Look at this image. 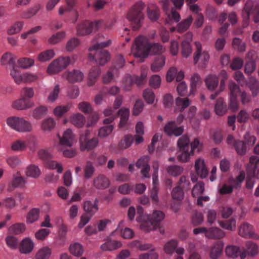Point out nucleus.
<instances>
[{"label": "nucleus", "mask_w": 259, "mask_h": 259, "mask_svg": "<svg viewBox=\"0 0 259 259\" xmlns=\"http://www.w3.org/2000/svg\"><path fill=\"white\" fill-rule=\"evenodd\" d=\"M165 48L159 43L151 44L148 39L143 35L137 37L135 43L131 47V52L136 58H139L140 61L147 57L150 53L160 54L163 53Z\"/></svg>", "instance_id": "obj_1"}, {"label": "nucleus", "mask_w": 259, "mask_h": 259, "mask_svg": "<svg viewBox=\"0 0 259 259\" xmlns=\"http://www.w3.org/2000/svg\"><path fill=\"white\" fill-rule=\"evenodd\" d=\"M200 142L195 138L191 143L187 135L185 134L179 138V161L186 162L190 160L196 149L199 151Z\"/></svg>", "instance_id": "obj_2"}, {"label": "nucleus", "mask_w": 259, "mask_h": 259, "mask_svg": "<svg viewBox=\"0 0 259 259\" xmlns=\"http://www.w3.org/2000/svg\"><path fill=\"white\" fill-rule=\"evenodd\" d=\"M111 42L110 39L105 41H97L96 44L89 49L90 59L100 65L106 63L110 59V54L107 51L102 49L108 47Z\"/></svg>", "instance_id": "obj_3"}, {"label": "nucleus", "mask_w": 259, "mask_h": 259, "mask_svg": "<svg viewBox=\"0 0 259 259\" xmlns=\"http://www.w3.org/2000/svg\"><path fill=\"white\" fill-rule=\"evenodd\" d=\"M145 5L141 1L135 3L129 10L127 19L131 22L134 30H138L141 26V23L144 19L143 11Z\"/></svg>", "instance_id": "obj_4"}, {"label": "nucleus", "mask_w": 259, "mask_h": 259, "mask_svg": "<svg viewBox=\"0 0 259 259\" xmlns=\"http://www.w3.org/2000/svg\"><path fill=\"white\" fill-rule=\"evenodd\" d=\"M247 179L246 183V187L248 189H252L254 186L255 181L253 178L259 179V157L256 156H252L249 159V163L247 165L246 169Z\"/></svg>", "instance_id": "obj_5"}, {"label": "nucleus", "mask_w": 259, "mask_h": 259, "mask_svg": "<svg viewBox=\"0 0 259 259\" xmlns=\"http://www.w3.org/2000/svg\"><path fill=\"white\" fill-rule=\"evenodd\" d=\"M254 13L253 19L255 23L259 22V3L254 4L252 1H247L245 4L242 12L243 26L246 27L249 23L250 15Z\"/></svg>", "instance_id": "obj_6"}, {"label": "nucleus", "mask_w": 259, "mask_h": 259, "mask_svg": "<svg viewBox=\"0 0 259 259\" xmlns=\"http://www.w3.org/2000/svg\"><path fill=\"white\" fill-rule=\"evenodd\" d=\"M174 8L169 9L170 2L168 0H163L160 2L161 5L165 12L167 18L166 19L167 23H170L171 21H174L176 22H178V13L177 9H178V0H171Z\"/></svg>", "instance_id": "obj_7"}, {"label": "nucleus", "mask_w": 259, "mask_h": 259, "mask_svg": "<svg viewBox=\"0 0 259 259\" xmlns=\"http://www.w3.org/2000/svg\"><path fill=\"white\" fill-rule=\"evenodd\" d=\"M103 23L102 20L96 21L94 22L89 21H83L77 27V34L79 36L90 34L94 29L97 30Z\"/></svg>", "instance_id": "obj_8"}, {"label": "nucleus", "mask_w": 259, "mask_h": 259, "mask_svg": "<svg viewBox=\"0 0 259 259\" xmlns=\"http://www.w3.org/2000/svg\"><path fill=\"white\" fill-rule=\"evenodd\" d=\"M70 58L69 57H61L54 60L48 67L49 73L55 74L58 73L65 69L70 63Z\"/></svg>", "instance_id": "obj_9"}, {"label": "nucleus", "mask_w": 259, "mask_h": 259, "mask_svg": "<svg viewBox=\"0 0 259 259\" xmlns=\"http://www.w3.org/2000/svg\"><path fill=\"white\" fill-rule=\"evenodd\" d=\"M229 89L230 92L229 108L233 111H235L238 107L237 97L238 94L240 92V89L235 82L230 81L229 84Z\"/></svg>", "instance_id": "obj_10"}, {"label": "nucleus", "mask_w": 259, "mask_h": 259, "mask_svg": "<svg viewBox=\"0 0 259 259\" xmlns=\"http://www.w3.org/2000/svg\"><path fill=\"white\" fill-rule=\"evenodd\" d=\"M195 168L197 174H193L191 176V180L193 182L197 181L198 176H199L202 179L205 178L207 177L208 170L205 165L204 161L203 159L199 158L196 160Z\"/></svg>", "instance_id": "obj_11"}, {"label": "nucleus", "mask_w": 259, "mask_h": 259, "mask_svg": "<svg viewBox=\"0 0 259 259\" xmlns=\"http://www.w3.org/2000/svg\"><path fill=\"white\" fill-rule=\"evenodd\" d=\"M89 131L85 135H81L80 137V149L81 151H89L94 148L98 143L97 138L89 139L88 138Z\"/></svg>", "instance_id": "obj_12"}, {"label": "nucleus", "mask_w": 259, "mask_h": 259, "mask_svg": "<svg viewBox=\"0 0 259 259\" xmlns=\"http://www.w3.org/2000/svg\"><path fill=\"white\" fill-rule=\"evenodd\" d=\"M164 214L163 212L160 210L154 211L150 219L149 222H145L143 226H148L149 224H151V226L148 227L146 229L147 230H150L152 229H155L157 227L159 226V223L164 219Z\"/></svg>", "instance_id": "obj_13"}, {"label": "nucleus", "mask_w": 259, "mask_h": 259, "mask_svg": "<svg viewBox=\"0 0 259 259\" xmlns=\"http://www.w3.org/2000/svg\"><path fill=\"white\" fill-rule=\"evenodd\" d=\"M195 46L196 50L194 54V64H196L199 60L200 59L201 61L203 62L204 64L205 65V62H208L209 59V55L208 52L206 51L202 52V46L199 41H196L195 42Z\"/></svg>", "instance_id": "obj_14"}, {"label": "nucleus", "mask_w": 259, "mask_h": 259, "mask_svg": "<svg viewBox=\"0 0 259 259\" xmlns=\"http://www.w3.org/2000/svg\"><path fill=\"white\" fill-rule=\"evenodd\" d=\"M26 183V179L22 177L20 172H18L15 175H14L12 181L9 185L8 190L11 191L15 188H24Z\"/></svg>", "instance_id": "obj_15"}, {"label": "nucleus", "mask_w": 259, "mask_h": 259, "mask_svg": "<svg viewBox=\"0 0 259 259\" xmlns=\"http://www.w3.org/2000/svg\"><path fill=\"white\" fill-rule=\"evenodd\" d=\"M34 105V103L29 99L23 98L13 102L12 107L17 110H25L29 109Z\"/></svg>", "instance_id": "obj_16"}, {"label": "nucleus", "mask_w": 259, "mask_h": 259, "mask_svg": "<svg viewBox=\"0 0 259 259\" xmlns=\"http://www.w3.org/2000/svg\"><path fill=\"white\" fill-rule=\"evenodd\" d=\"M64 76L70 82L74 83L81 81L84 77V75L78 70H73L72 71H66L64 73Z\"/></svg>", "instance_id": "obj_17"}, {"label": "nucleus", "mask_w": 259, "mask_h": 259, "mask_svg": "<svg viewBox=\"0 0 259 259\" xmlns=\"http://www.w3.org/2000/svg\"><path fill=\"white\" fill-rule=\"evenodd\" d=\"M98 199L96 198L94 202L90 200L85 201L83 204V209L85 213L93 216L98 210Z\"/></svg>", "instance_id": "obj_18"}, {"label": "nucleus", "mask_w": 259, "mask_h": 259, "mask_svg": "<svg viewBox=\"0 0 259 259\" xmlns=\"http://www.w3.org/2000/svg\"><path fill=\"white\" fill-rule=\"evenodd\" d=\"M246 249L242 251L240 254V258L244 259L247 255L253 256L257 253V246L254 243L247 241L246 243Z\"/></svg>", "instance_id": "obj_19"}, {"label": "nucleus", "mask_w": 259, "mask_h": 259, "mask_svg": "<svg viewBox=\"0 0 259 259\" xmlns=\"http://www.w3.org/2000/svg\"><path fill=\"white\" fill-rule=\"evenodd\" d=\"M239 235L246 238L253 237V227L248 223H243L239 228Z\"/></svg>", "instance_id": "obj_20"}, {"label": "nucleus", "mask_w": 259, "mask_h": 259, "mask_svg": "<svg viewBox=\"0 0 259 259\" xmlns=\"http://www.w3.org/2000/svg\"><path fill=\"white\" fill-rule=\"evenodd\" d=\"M109 180L103 175H99L94 179V185L98 189H104L110 185Z\"/></svg>", "instance_id": "obj_21"}, {"label": "nucleus", "mask_w": 259, "mask_h": 259, "mask_svg": "<svg viewBox=\"0 0 259 259\" xmlns=\"http://www.w3.org/2000/svg\"><path fill=\"white\" fill-rule=\"evenodd\" d=\"M58 137L61 145L68 147H71L73 141V135L71 130L68 129L64 132L62 137L59 135Z\"/></svg>", "instance_id": "obj_22"}, {"label": "nucleus", "mask_w": 259, "mask_h": 259, "mask_svg": "<svg viewBox=\"0 0 259 259\" xmlns=\"http://www.w3.org/2000/svg\"><path fill=\"white\" fill-rule=\"evenodd\" d=\"M101 72V69L98 66H94L90 69L88 78V84L89 86L95 84Z\"/></svg>", "instance_id": "obj_23"}, {"label": "nucleus", "mask_w": 259, "mask_h": 259, "mask_svg": "<svg viewBox=\"0 0 259 259\" xmlns=\"http://www.w3.org/2000/svg\"><path fill=\"white\" fill-rule=\"evenodd\" d=\"M225 233L218 227H211L208 229L206 233V237L209 239H219L224 237Z\"/></svg>", "instance_id": "obj_24"}, {"label": "nucleus", "mask_w": 259, "mask_h": 259, "mask_svg": "<svg viewBox=\"0 0 259 259\" xmlns=\"http://www.w3.org/2000/svg\"><path fill=\"white\" fill-rule=\"evenodd\" d=\"M224 247V243L221 241H217L211 247L210 257L211 259H217L221 255Z\"/></svg>", "instance_id": "obj_25"}, {"label": "nucleus", "mask_w": 259, "mask_h": 259, "mask_svg": "<svg viewBox=\"0 0 259 259\" xmlns=\"http://www.w3.org/2000/svg\"><path fill=\"white\" fill-rule=\"evenodd\" d=\"M122 243L121 242L115 240L108 239L105 243L102 244L101 248L102 250H113L121 247Z\"/></svg>", "instance_id": "obj_26"}, {"label": "nucleus", "mask_w": 259, "mask_h": 259, "mask_svg": "<svg viewBox=\"0 0 259 259\" xmlns=\"http://www.w3.org/2000/svg\"><path fill=\"white\" fill-rule=\"evenodd\" d=\"M33 242L29 238L24 239L19 247L20 251L22 253H29L32 251L33 248Z\"/></svg>", "instance_id": "obj_27"}, {"label": "nucleus", "mask_w": 259, "mask_h": 259, "mask_svg": "<svg viewBox=\"0 0 259 259\" xmlns=\"http://www.w3.org/2000/svg\"><path fill=\"white\" fill-rule=\"evenodd\" d=\"M165 58L163 56L156 57L151 65V69L153 72H158L164 66Z\"/></svg>", "instance_id": "obj_28"}, {"label": "nucleus", "mask_w": 259, "mask_h": 259, "mask_svg": "<svg viewBox=\"0 0 259 259\" xmlns=\"http://www.w3.org/2000/svg\"><path fill=\"white\" fill-rule=\"evenodd\" d=\"M16 57L10 53H6L4 54L1 58V64L2 65L8 64L12 68L16 67L15 61Z\"/></svg>", "instance_id": "obj_29"}, {"label": "nucleus", "mask_w": 259, "mask_h": 259, "mask_svg": "<svg viewBox=\"0 0 259 259\" xmlns=\"http://www.w3.org/2000/svg\"><path fill=\"white\" fill-rule=\"evenodd\" d=\"M164 131L168 136H178V126L175 121L168 122L165 125Z\"/></svg>", "instance_id": "obj_30"}, {"label": "nucleus", "mask_w": 259, "mask_h": 259, "mask_svg": "<svg viewBox=\"0 0 259 259\" xmlns=\"http://www.w3.org/2000/svg\"><path fill=\"white\" fill-rule=\"evenodd\" d=\"M32 129L31 124L23 118L20 117L18 124L17 125V131L19 132H28Z\"/></svg>", "instance_id": "obj_31"}, {"label": "nucleus", "mask_w": 259, "mask_h": 259, "mask_svg": "<svg viewBox=\"0 0 259 259\" xmlns=\"http://www.w3.org/2000/svg\"><path fill=\"white\" fill-rule=\"evenodd\" d=\"M118 116H120V121L119 124L120 127H124L128 119L130 110L127 108H121L117 112Z\"/></svg>", "instance_id": "obj_32"}, {"label": "nucleus", "mask_w": 259, "mask_h": 259, "mask_svg": "<svg viewBox=\"0 0 259 259\" xmlns=\"http://www.w3.org/2000/svg\"><path fill=\"white\" fill-rule=\"evenodd\" d=\"M247 85L252 92L253 96L257 95L259 90V82L254 77H250L249 78L247 82Z\"/></svg>", "instance_id": "obj_33"}, {"label": "nucleus", "mask_w": 259, "mask_h": 259, "mask_svg": "<svg viewBox=\"0 0 259 259\" xmlns=\"http://www.w3.org/2000/svg\"><path fill=\"white\" fill-rule=\"evenodd\" d=\"M190 182L185 176L181 177L179 179V201L183 198L184 191L189 189Z\"/></svg>", "instance_id": "obj_34"}, {"label": "nucleus", "mask_w": 259, "mask_h": 259, "mask_svg": "<svg viewBox=\"0 0 259 259\" xmlns=\"http://www.w3.org/2000/svg\"><path fill=\"white\" fill-rule=\"evenodd\" d=\"M205 82L208 89L213 91L218 85L219 79L215 75H209L205 79Z\"/></svg>", "instance_id": "obj_35"}, {"label": "nucleus", "mask_w": 259, "mask_h": 259, "mask_svg": "<svg viewBox=\"0 0 259 259\" xmlns=\"http://www.w3.org/2000/svg\"><path fill=\"white\" fill-rule=\"evenodd\" d=\"M214 111L219 116H222L226 112L227 106L224 104L223 98H220L217 100L214 107Z\"/></svg>", "instance_id": "obj_36"}, {"label": "nucleus", "mask_w": 259, "mask_h": 259, "mask_svg": "<svg viewBox=\"0 0 259 259\" xmlns=\"http://www.w3.org/2000/svg\"><path fill=\"white\" fill-rule=\"evenodd\" d=\"M56 122L55 120L51 117L47 118L42 121L41 124V128L45 132H50L55 127Z\"/></svg>", "instance_id": "obj_37"}, {"label": "nucleus", "mask_w": 259, "mask_h": 259, "mask_svg": "<svg viewBox=\"0 0 259 259\" xmlns=\"http://www.w3.org/2000/svg\"><path fill=\"white\" fill-rule=\"evenodd\" d=\"M225 251L226 255L232 258H235L238 255L240 256V254L242 252L238 246L233 245L227 246Z\"/></svg>", "instance_id": "obj_38"}, {"label": "nucleus", "mask_w": 259, "mask_h": 259, "mask_svg": "<svg viewBox=\"0 0 259 259\" xmlns=\"http://www.w3.org/2000/svg\"><path fill=\"white\" fill-rule=\"evenodd\" d=\"M25 174L27 177L37 178L40 175V170L37 166L31 164L27 167Z\"/></svg>", "instance_id": "obj_39"}, {"label": "nucleus", "mask_w": 259, "mask_h": 259, "mask_svg": "<svg viewBox=\"0 0 259 259\" xmlns=\"http://www.w3.org/2000/svg\"><path fill=\"white\" fill-rule=\"evenodd\" d=\"M55 55L53 50H47L40 53L37 57L38 60L42 62L48 61Z\"/></svg>", "instance_id": "obj_40"}, {"label": "nucleus", "mask_w": 259, "mask_h": 259, "mask_svg": "<svg viewBox=\"0 0 259 259\" xmlns=\"http://www.w3.org/2000/svg\"><path fill=\"white\" fill-rule=\"evenodd\" d=\"M219 75L222 78L220 82V90L211 95L210 98L211 100L215 99L217 96H218L219 93L222 91L225 88V81L228 78L227 73L225 70H223L220 72Z\"/></svg>", "instance_id": "obj_41"}, {"label": "nucleus", "mask_w": 259, "mask_h": 259, "mask_svg": "<svg viewBox=\"0 0 259 259\" xmlns=\"http://www.w3.org/2000/svg\"><path fill=\"white\" fill-rule=\"evenodd\" d=\"M236 220L234 218H231L228 220L219 221V224L221 227L230 231H232L236 228Z\"/></svg>", "instance_id": "obj_42"}, {"label": "nucleus", "mask_w": 259, "mask_h": 259, "mask_svg": "<svg viewBox=\"0 0 259 259\" xmlns=\"http://www.w3.org/2000/svg\"><path fill=\"white\" fill-rule=\"evenodd\" d=\"M177 241L175 240H171L165 244L164 250L167 254H172L174 251H176L178 254V249L177 248Z\"/></svg>", "instance_id": "obj_43"}, {"label": "nucleus", "mask_w": 259, "mask_h": 259, "mask_svg": "<svg viewBox=\"0 0 259 259\" xmlns=\"http://www.w3.org/2000/svg\"><path fill=\"white\" fill-rule=\"evenodd\" d=\"M41 6L37 4L23 12L22 17L24 19H29L34 16L40 9Z\"/></svg>", "instance_id": "obj_44"}, {"label": "nucleus", "mask_w": 259, "mask_h": 259, "mask_svg": "<svg viewBox=\"0 0 259 259\" xmlns=\"http://www.w3.org/2000/svg\"><path fill=\"white\" fill-rule=\"evenodd\" d=\"M47 108L45 106L36 107L32 112V116L36 119H39L47 113Z\"/></svg>", "instance_id": "obj_45"}, {"label": "nucleus", "mask_w": 259, "mask_h": 259, "mask_svg": "<svg viewBox=\"0 0 259 259\" xmlns=\"http://www.w3.org/2000/svg\"><path fill=\"white\" fill-rule=\"evenodd\" d=\"M85 121V117L80 113L74 115L71 118L72 123L77 127H82Z\"/></svg>", "instance_id": "obj_46"}, {"label": "nucleus", "mask_w": 259, "mask_h": 259, "mask_svg": "<svg viewBox=\"0 0 259 259\" xmlns=\"http://www.w3.org/2000/svg\"><path fill=\"white\" fill-rule=\"evenodd\" d=\"M184 77V73L179 71V96H184L187 95V85L184 81H181Z\"/></svg>", "instance_id": "obj_47"}, {"label": "nucleus", "mask_w": 259, "mask_h": 259, "mask_svg": "<svg viewBox=\"0 0 259 259\" xmlns=\"http://www.w3.org/2000/svg\"><path fill=\"white\" fill-rule=\"evenodd\" d=\"M134 141V137L131 135H127L125 136L122 140L119 143V147L120 149H123L128 148L131 146Z\"/></svg>", "instance_id": "obj_48"}, {"label": "nucleus", "mask_w": 259, "mask_h": 259, "mask_svg": "<svg viewBox=\"0 0 259 259\" xmlns=\"http://www.w3.org/2000/svg\"><path fill=\"white\" fill-rule=\"evenodd\" d=\"M232 46L234 49L239 52H244L246 50V44L238 37H235L233 39Z\"/></svg>", "instance_id": "obj_49"}, {"label": "nucleus", "mask_w": 259, "mask_h": 259, "mask_svg": "<svg viewBox=\"0 0 259 259\" xmlns=\"http://www.w3.org/2000/svg\"><path fill=\"white\" fill-rule=\"evenodd\" d=\"M173 202L171 204V209L176 212L178 211V186H175L171 192Z\"/></svg>", "instance_id": "obj_50"}, {"label": "nucleus", "mask_w": 259, "mask_h": 259, "mask_svg": "<svg viewBox=\"0 0 259 259\" xmlns=\"http://www.w3.org/2000/svg\"><path fill=\"white\" fill-rule=\"evenodd\" d=\"M39 210L34 208L29 211L27 215V222L31 224L37 221L39 217Z\"/></svg>", "instance_id": "obj_51"}, {"label": "nucleus", "mask_w": 259, "mask_h": 259, "mask_svg": "<svg viewBox=\"0 0 259 259\" xmlns=\"http://www.w3.org/2000/svg\"><path fill=\"white\" fill-rule=\"evenodd\" d=\"M204 191V184L203 182H199L192 189V195L193 197H196L202 194Z\"/></svg>", "instance_id": "obj_52"}, {"label": "nucleus", "mask_w": 259, "mask_h": 259, "mask_svg": "<svg viewBox=\"0 0 259 259\" xmlns=\"http://www.w3.org/2000/svg\"><path fill=\"white\" fill-rule=\"evenodd\" d=\"M233 147L239 155H243L246 153V147L243 141L237 140L234 142Z\"/></svg>", "instance_id": "obj_53"}, {"label": "nucleus", "mask_w": 259, "mask_h": 259, "mask_svg": "<svg viewBox=\"0 0 259 259\" xmlns=\"http://www.w3.org/2000/svg\"><path fill=\"white\" fill-rule=\"evenodd\" d=\"M202 82L201 79L199 75L195 73L191 78V93L192 94L195 91L197 85L200 84Z\"/></svg>", "instance_id": "obj_54"}, {"label": "nucleus", "mask_w": 259, "mask_h": 259, "mask_svg": "<svg viewBox=\"0 0 259 259\" xmlns=\"http://www.w3.org/2000/svg\"><path fill=\"white\" fill-rule=\"evenodd\" d=\"M70 104L57 106L54 110V114L58 117H61L70 109Z\"/></svg>", "instance_id": "obj_55"}, {"label": "nucleus", "mask_w": 259, "mask_h": 259, "mask_svg": "<svg viewBox=\"0 0 259 259\" xmlns=\"http://www.w3.org/2000/svg\"><path fill=\"white\" fill-rule=\"evenodd\" d=\"M25 229V225L22 223H16L12 225L9 228V231L11 233L19 234L24 231Z\"/></svg>", "instance_id": "obj_56"}, {"label": "nucleus", "mask_w": 259, "mask_h": 259, "mask_svg": "<svg viewBox=\"0 0 259 259\" xmlns=\"http://www.w3.org/2000/svg\"><path fill=\"white\" fill-rule=\"evenodd\" d=\"M114 129L112 125H106L101 127L99 130L98 135L101 138H104L109 135Z\"/></svg>", "instance_id": "obj_57"}, {"label": "nucleus", "mask_w": 259, "mask_h": 259, "mask_svg": "<svg viewBox=\"0 0 259 259\" xmlns=\"http://www.w3.org/2000/svg\"><path fill=\"white\" fill-rule=\"evenodd\" d=\"M69 249L72 254L77 256H81L83 252L82 246L78 243L71 245Z\"/></svg>", "instance_id": "obj_58"}, {"label": "nucleus", "mask_w": 259, "mask_h": 259, "mask_svg": "<svg viewBox=\"0 0 259 259\" xmlns=\"http://www.w3.org/2000/svg\"><path fill=\"white\" fill-rule=\"evenodd\" d=\"M182 55L185 58L188 57L192 53V48L188 41H182Z\"/></svg>", "instance_id": "obj_59"}, {"label": "nucleus", "mask_w": 259, "mask_h": 259, "mask_svg": "<svg viewBox=\"0 0 259 259\" xmlns=\"http://www.w3.org/2000/svg\"><path fill=\"white\" fill-rule=\"evenodd\" d=\"M95 171V168L91 161H87L84 168V177L85 179L91 178Z\"/></svg>", "instance_id": "obj_60"}, {"label": "nucleus", "mask_w": 259, "mask_h": 259, "mask_svg": "<svg viewBox=\"0 0 259 259\" xmlns=\"http://www.w3.org/2000/svg\"><path fill=\"white\" fill-rule=\"evenodd\" d=\"M203 221V214L197 210L195 211L192 216V223L194 226L200 225Z\"/></svg>", "instance_id": "obj_61"}, {"label": "nucleus", "mask_w": 259, "mask_h": 259, "mask_svg": "<svg viewBox=\"0 0 259 259\" xmlns=\"http://www.w3.org/2000/svg\"><path fill=\"white\" fill-rule=\"evenodd\" d=\"M10 74L16 83L20 84L22 82L23 75L21 74L19 70L17 69L16 66L12 68Z\"/></svg>", "instance_id": "obj_62"}, {"label": "nucleus", "mask_w": 259, "mask_h": 259, "mask_svg": "<svg viewBox=\"0 0 259 259\" xmlns=\"http://www.w3.org/2000/svg\"><path fill=\"white\" fill-rule=\"evenodd\" d=\"M51 253L49 247H44L40 249L36 255V259H48Z\"/></svg>", "instance_id": "obj_63"}, {"label": "nucleus", "mask_w": 259, "mask_h": 259, "mask_svg": "<svg viewBox=\"0 0 259 259\" xmlns=\"http://www.w3.org/2000/svg\"><path fill=\"white\" fill-rule=\"evenodd\" d=\"M143 97L148 104H152L155 99V95L153 91L147 89L143 92Z\"/></svg>", "instance_id": "obj_64"}]
</instances>
